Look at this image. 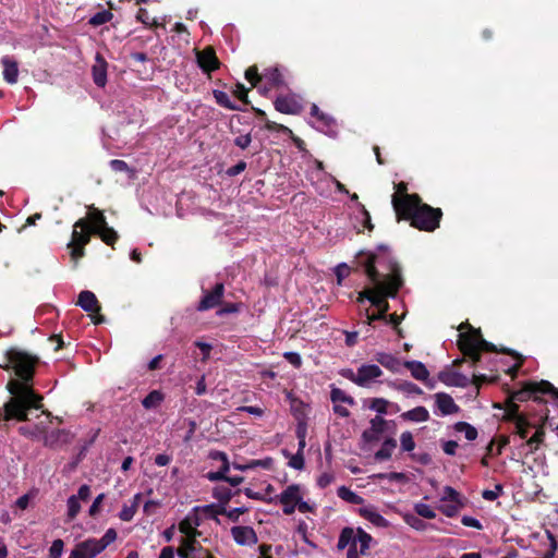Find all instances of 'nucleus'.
<instances>
[{"mask_svg":"<svg viewBox=\"0 0 558 558\" xmlns=\"http://www.w3.org/2000/svg\"><path fill=\"white\" fill-rule=\"evenodd\" d=\"M196 61L204 73H210L220 65L216 52L211 47H207L203 51H197Z\"/></svg>","mask_w":558,"mask_h":558,"instance_id":"obj_17","label":"nucleus"},{"mask_svg":"<svg viewBox=\"0 0 558 558\" xmlns=\"http://www.w3.org/2000/svg\"><path fill=\"white\" fill-rule=\"evenodd\" d=\"M274 502H280L284 514L290 515L295 511L298 500L301 499L300 485L291 484L281 494L274 497Z\"/></svg>","mask_w":558,"mask_h":558,"instance_id":"obj_8","label":"nucleus"},{"mask_svg":"<svg viewBox=\"0 0 558 558\" xmlns=\"http://www.w3.org/2000/svg\"><path fill=\"white\" fill-rule=\"evenodd\" d=\"M117 538V531L112 527L108 529L101 538L97 539L102 550H105Z\"/></svg>","mask_w":558,"mask_h":558,"instance_id":"obj_55","label":"nucleus"},{"mask_svg":"<svg viewBox=\"0 0 558 558\" xmlns=\"http://www.w3.org/2000/svg\"><path fill=\"white\" fill-rule=\"evenodd\" d=\"M372 287L362 290L359 292L356 302L357 303H364L365 301H368L372 304L373 298H376L377 291H376V283H371Z\"/></svg>","mask_w":558,"mask_h":558,"instance_id":"obj_51","label":"nucleus"},{"mask_svg":"<svg viewBox=\"0 0 558 558\" xmlns=\"http://www.w3.org/2000/svg\"><path fill=\"white\" fill-rule=\"evenodd\" d=\"M63 541L60 538L54 539L49 548V558H61L63 554Z\"/></svg>","mask_w":558,"mask_h":558,"instance_id":"obj_57","label":"nucleus"},{"mask_svg":"<svg viewBox=\"0 0 558 558\" xmlns=\"http://www.w3.org/2000/svg\"><path fill=\"white\" fill-rule=\"evenodd\" d=\"M272 463H274L272 458L267 457V458L260 459V460H251L246 464V468H252V469L262 468V469H265V470H269V469H271Z\"/></svg>","mask_w":558,"mask_h":558,"instance_id":"obj_60","label":"nucleus"},{"mask_svg":"<svg viewBox=\"0 0 558 558\" xmlns=\"http://www.w3.org/2000/svg\"><path fill=\"white\" fill-rule=\"evenodd\" d=\"M403 521L416 531H425L427 529V523L418 518V515L405 512L402 513Z\"/></svg>","mask_w":558,"mask_h":558,"instance_id":"obj_40","label":"nucleus"},{"mask_svg":"<svg viewBox=\"0 0 558 558\" xmlns=\"http://www.w3.org/2000/svg\"><path fill=\"white\" fill-rule=\"evenodd\" d=\"M257 113L259 117H262L263 119H265V129H267L268 131H277V132H282V133H292V131L288 128V126H284L282 124H278L274 121H270V120H267L265 117H266V113L262 110H257Z\"/></svg>","mask_w":558,"mask_h":558,"instance_id":"obj_48","label":"nucleus"},{"mask_svg":"<svg viewBox=\"0 0 558 558\" xmlns=\"http://www.w3.org/2000/svg\"><path fill=\"white\" fill-rule=\"evenodd\" d=\"M460 350L468 356L473 366L481 362V352H496L495 344L486 341L481 333L480 329L471 328V332H461L458 341Z\"/></svg>","mask_w":558,"mask_h":558,"instance_id":"obj_4","label":"nucleus"},{"mask_svg":"<svg viewBox=\"0 0 558 558\" xmlns=\"http://www.w3.org/2000/svg\"><path fill=\"white\" fill-rule=\"evenodd\" d=\"M502 489H504L502 485L497 484L495 486V489H485V490H483L482 497L485 500L494 501V500H496L502 494Z\"/></svg>","mask_w":558,"mask_h":558,"instance_id":"obj_62","label":"nucleus"},{"mask_svg":"<svg viewBox=\"0 0 558 558\" xmlns=\"http://www.w3.org/2000/svg\"><path fill=\"white\" fill-rule=\"evenodd\" d=\"M136 513L135 505H123L121 511L119 512V519L124 522H130L134 518Z\"/></svg>","mask_w":558,"mask_h":558,"instance_id":"obj_59","label":"nucleus"},{"mask_svg":"<svg viewBox=\"0 0 558 558\" xmlns=\"http://www.w3.org/2000/svg\"><path fill=\"white\" fill-rule=\"evenodd\" d=\"M359 514L377 527L386 529L390 525L389 521L385 519L373 505L361 507Z\"/></svg>","mask_w":558,"mask_h":558,"instance_id":"obj_22","label":"nucleus"},{"mask_svg":"<svg viewBox=\"0 0 558 558\" xmlns=\"http://www.w3.org/2000/svg\"><path fill=\"white\" fill-rule=\"evenodd\" d=\"M356 543H360V554L365 556L371 547V543L373 537L371 534L366 533L362 527L356 529L355 534Z\"/></svg>","mask_w":558,"mask_h":558,"instance_id":"obj_35","label":"nucleus"},{"mask_svg":"<svg viewBox=\"0 0 558 558\" xmlns=\"http://www.w3.org/2000/svg\"><path fill=\"white\" fill-rule=\"evenodd\" d=\"M231 535L233 541L240 546H253L258 542L255 530L248 525L232 526Z\"/></svg>","mask_w":558,"mask_h":558,"instance_id":"obj_14","label":"nucleus"},{"mask_svg":"<svg viewBox=\"0 0 558 558\" xmlns=\"http://www.w3.org/2000/svg\"><path fill=\"white\" fill-rule=\"evenodd\" d=\"M393 387L400 391L405 392L407 395H422L423 390L412 381H403L399 385H393Z\"/></svg>","mask_w":558,"mask_h":558,"instance_id":"obj_50","label":"nucleus"},{"mask_svg":"<svg viewBox=\"0 0 558 558\" xmlns=\"http://www.w3.org/2000/svg\"><path fill=\"white\" fill-rule=\"evenodd\" d=\"M77 305L87 313H99L100 305L96 295L88 290H84L78 294Z\"/></svg>","mask_w":558,"mask_h":558,"instance_id":"obj_23","label":"nucleus"},{"mask_svg":"<svg viewBox=\"0 0 558 558\" xmlns=\"http://www.w3.org/2000/svg\"><path fill=\"white\" fill-rule=\"evenodd\" d=\"M375 361L393 373H399L401 369V362L398 357L391 353L377 352L375 354Z\"/></svg>","mask_w":558,"mask_h":558,"instance_id":"obj_26","label":"nucleus"},{"mask_svg":"<svg viewBox=\"0 0 558 558\" xmlns=\"http://www.w3.org/2000/svg\"><path fill=\"white\" fill-rule=\"evenodd\" d=\"M453 428L458 433H463L464 437L470 441L477 438V429L466 422H457Z\"/></svg>","mask_w":558,"mask_h":558,"instance_id":"obj_39","label":"nucleus"},{"mask_svg":"<svg viewBox=\"0 0 558 558\" xmlns=\"http://www.w3.org/2000/svg\"><path fill=\"white\" fill-rule=\"evenodd\" d=\"M311 116L315 118V122H313V126L319 132L325 133L330 137H336L338 135L337 122L336 120L320 111L319 107L315 104L311 107Z\"/></svg>","mask_w":558,"mask_h":558,"instance_id":"obj_7","label":"nucleus"},{"mask_svg":"<svg viewBox=\"0 0 558 558\" xmlns=\"http://www.w3.org/2000/svg\"><path fill=\"white\" fill-rule=\"evenodd\" d=\"M513 412L515 433L520 436V438L524 439L527 437L529 428L532 425L529 423L527 418L523 414L519 413L517 405H514Z\"/></svg>","mask_w":558,"mask_h":558,"instance_id":"obj_30","label":"nucleus"},{"mask_svg":"<svg viewBox=\"0 0 558 558\" xmlns=\"http://www.w3.org/2000/svg\"><path fill=\"white\" fill-rule=\"evenodd\" d=\"M98 234L100 235L101 240L108 245H112L118 240V233L109 226L101 229Z\"/></svg>","mask_w":558,"mask_h":558,"instance_id":"obj_54","label":"nucleus"},{"mask_svg":"<svg viewBox=\"0 0 558 558\" xmlns=\"http://www.w3.org/2000/svg\"><path fill=\"white\" fill-rule=\"evenodd\" d=\"M275 109L284 114H298L302 105L295 95H280L274 101Z\"/></svg>","mask_w":558,"mask_h":558,"instance_id":"obj_15","label":"nucleus"},{"mask_svg":"<svg viewBox=\"0 0 558 558\" xmlns=\"http://www.w3.org/2000/svg\"><path fill=\"white\" fill-rule=\"evenodd\" d=\"M165 400V395L160 390H151L143 400L142 405L146 410L158 408Z\"/></svg>","mask_w":558,"mask_h":558,"instance_id":"obj_33","label":"nucleus"},{"mask_svg":"<svg viewBox=\"0 0 558 558\" xmlns=\"http://www.w3.org/2000/svg\"><path fill=\"white\" fill-rule=\"evenodd\" d=\"M374 477L379 478V480L386 478L390 482H399V483H404L408 480L407 475L402 472L379 473V474L374 475Z\"/></svg>","mask_w":558,"mask_h":558,"instance_id":"obj_53","label":"nucleus"},{"mask_svg":"<svg viewBox=\"0 0 558 558\" xmlns=\"http://www.w3.org/2000/svg\"><path fill=\"white\" fill-rule=\"evenodd\" d=\"M330 400L333 404L339 402L347 403L351 407L355 404V400L353 399V397L347 395L342 389L333 386L331 387L330 390Z\"/></svg>","mask_w":558,"mask_h":558,"instance_id":"obj_36","label":"nucleus"},{"mask_svg":"<svg viewBox=\"0 0 558 558\" xmlns=\"http://www.w3.org/2000/svg\"><path fill=\"white\" fill-rule=\"evenodd\" d=\"M230 465H221L219 470L215 472H208L205 476L210 482L226 481Z\"/></svg>","mask_w":558,"mask_h":558,"instance_id":"obj_49","label":"nucleus"},{"mask_svg":"<svg viewBox=\"0 0 558 558\" xmlns=\"http://www.w3.org/2000/svg\"><path fill=\"white\" fill-rule=\"evenodd\" d=\"M99 433H100L99 428L90 430L89 438L87 440H85L84 444L82 445V447L80 448V451H78L77 458H76V462H80L86 456L88 448L96 441Z\"/></svg>","mask_w":558,"mask_h":558,"instance_id":"obj_45","label":"nucleus"},{"mask_svg":"<svg viewBox=\"0 0 558 558\" xmlns=\"http://www.w3.org/2000/svg\"><path fill=\"white\" fill-rule=\"evenodd\" d=\"M337 495L342 500H344L349 504H352V505H361L364 502L363 497H361L360 495H357L356 493H354L347 486H340L337 489Z\"/></svg>","mask_w":558,"mask_h":558,"instance_id":"obj_34","label":"nucleus"},{"mask_svg":"<svg viewBox=\"0 0 558 558\" xmlns=\"http://www.w3.org/2000/svg\"><path fill=\"white\" fill-rule=\"evenodd\" d=\"M460 497L461 496H460L459 492H457L453 487L445 486L441 500H449V501L458 504L459 506H462L463 504H462Z\"/></svg>","mask_w":558,"mask_h":558,"instance_id":"obj_52","label":"nucleus"},{"mask_svg":"<svg viewBox=\"0 0 558 558\" xmlns=\"http://www.w3.org/2000/svg\"><path fill=\"white\" fill-rule=\"evenodd\" d=\"M262 80H265L268 86L264 87V92L272 88V87H282L284 86V80L281 72L277 68H269L264 71L262 74Z\"/></svg>","mask_w":558,"mask_h":558,"instance_id":"obj_25","label":"nucleus"},{"mask_svg":"<svg viewBox=\"0 0 558 558\" xmlns=\"http://www.w3.org/2000/svg\"><path fill=\"white\" fill-rule=\"evenodd\" d=\"M102 551L97 538H87L77 543L68 558H95Z\"/></svg>","mask_w":558,"mask_h":558,"instance_id":"obj_10","label":"nucleus"},{"mask_svg":"<svg viewBox=\"0 0 558 558\" xmlns=\"http://www.w3.org/2000/svg\"><path fill=\"white\" fill-rule=\"evenodd\" d=\"M391 204L398 219L409 220L410 225L421 231L432 232L439 227L442 211L424 204L417 194L391 197Z\"/></svg>","mask_w":558,"mask_h":558,"instance_id":"obj_2","label":"nucleus"},{"mask_svg":"<svg viewBox=\"0 0 558 558\" xmlns=\"http://www.w3.org/2000/svg\"><path fill=\"white\" fill-rule=\"evenodd\" d=\"M415 514L422 517L424 519H434L436 518V512L432 509V507L424 502H417L414 505Z\"/></svg>","mask_w":558,"mask_h":558,"instance_id":"obj_46","label":"nucleus"},{"mask_svg":"<svg viewBox=\"0 0 558 558\" xmlns=\"http://www.w3.org/2000/svg\"><path fill=\"white\" fill-rule=\"evenodd\" d=\"M4 360V364L0 366L14 369L20 380L12 379L7 385L11 397L0 409V423L11 420L27 422L32 409L43 408V397L35 392L31 385L38 359L27 352L11 349L5 353Z\"/></svg>","mask_w":558,"mask_h":558,"instance_id":"obj_1","label":"nucleus"},{"mask_svg":"<svg viewBox=\"0 0 558 558\" xmlns=\"http://www.w3.org/2000/svg\"><path fill=\"white\" fill-rule=\"evenodd\" d=\"M248 511V508L245 506L235 507L230 510L226 508V512L222 515H226L230 521L238 522L241 514H244Z\"/></svg>","mask_w":558,"mask_h":558,"instance_id":"obj_56","label":"nucleus"},{"mask_svg":"<svg viewBox=\"0 0 558 558\" xmlns=\"http://www.w3.org/2000/svg\"><path fill=\"white\" fill-rule=\"evenodd\" d=\"M537 392L550 393L554 398L558 400V389H556L548 381H541L539 384H533L529 388L519 390L513 392L512 400L523 402L530 398H533L534 401L543 402V399L536 396Z\"/></svg>","mask_w":558,"mask_h":558,"instance_id":"obj_6","label":"nucleus"},{"mask_svg":"<svg viewBox=\"0 0 558 558\" xmlns=\"http://www.w3.org/2000/svg\"><path fill=\"white\" fill-rule=\"evenodd\" d=\"M109 166L114 172H133V169L129 167V165L121 159H112L109 162Z\"/></svg>","mask_w":558,"mask_h":558,"instance_id":"obj_61","label":"nucleus"},{"mask_svg":"<svg viewBox=\"0 0 558 558\" xmlns=\"http://www.w3.org/2000/svg\"><path fill=\"white\" fill-rule=\"evenodd\" d=\"M90 236L87 232H80L73 230L72 240L68 244L69 247H72L71 256L74 259L81 258L84 255V246L89 242Z\"/></svg>","mask_w":558,"mask_h":558,"instance_id":"obj_19","label":"nucleus"},{"mask_svg":"<svg viewBox=\"0 0 558 558\" xmlns=\"http://www.w3.org/2000/svg\"><path fill=\"white\" fill-rule=\"evenodd\" d=\"M357 259L368 279L371 272L376 275L380 283H390L397 277L403 279L401 267L388 247L384 245H379L375 252H361Z\"/></svg>","mask_w":558,"mask_h":558,"instance_id":"obj_3","label":"nucleus"},{"mask_svg":"<svg viewBox=\"0 0 558 558\" xmlns=\"http://www.w3.org/2000/svg\"><path fill=\"white\" fill-rule=\"evenodd\" d=\"M241 490L238 489L235 492H232L229 487L227 486H215L213 488V497L215 499L218 500V502L222 506H227V504L231 500V498L234 496V495H238Z\"/></svg>","mask_w":558,"mask_h":558,"instance_id":"obj_31","label":"nucleus"},{"mask_svg":"<svg viewBox=\"0 0 558 558\" xmlns=\"http://www.w3.org/2000/svg\"><path fill=\"white\" fill-rule=\"evenodd\" d=\"M401 418L409 422H427L429 420V412L425 407H416L412 410H409L407 412H403L401 414Z\"/></svg>","mask_w":558,"mask_h":558,"instance_id":"obj_29","label":"nucleus"},{"mask_svg":"<svg viewBox=\"0 0 558 558\" xmlns=\"http://www.w3.org/2000/svg\"><path fill=\"white\" fill-rule=\"evenodd\" d=\"M371 283H376V298H373L372 305L378 308V313H383V316L387 318L388 311L390 308L388 299H396L398 291L403 287L404 280L396 278L390 283H380L374 272L369 274Z\"/></svg>","mask_w":558,"mask_h":558,"instance_id":"obj_5","label":"nucleus"},{"mask_svg":"<svg viewBox=\"0 0 558 558\" xmlns=\"http://www.w3.org/2000/svg\"><path fill=\"white\" fill-rule=\"evenodd\" d=\"M245 78L253 85L256 86L258 82L262 81V75L258 74V70L256 66H250L245 71Z\"/></svg>","mask_w":558,"mask_h":558,"instance_id":"obj_64","label":"nucleus"},{"mask_svg":"<svg viewBox=\"0 0 558 558\" xmlns=\"http://www.w3.org/2000/svg\"><path fill=\"white\" fill-rule=\"evenodd\" d=\"M203 292L204 295L196 306L198 312H205L215 308L221 303L225 294V284L222 282H218L214 286L211 291L203 290Z\"/></svg>","mask_w":558,"mask_h":558,"instance_id":"obj_9","label":"nucleus"},{"mask_svg":"<svg viewBox=\"0 0 558 558\" xmlns=\"http://www.w3.org/2000/svg\"><path fill=\"white\" fill-rule=\"evenodd\" d=\"M383 375L381 368L376 364H363L357 368L356 385L369 387L371 384Z\"/></svg>","mask_w":558,"mask_h":558,"instance_id":"obj_16","label":"nucleus"},{"mask_svg":"<svg viewBox=\"0 0 558 558\" xmlns=\"http://www.w3.org/2000/svg\"><path fill=\"white\" fill-rule=\"evenodd\" d=\"M81 511V504L76 496H70L66 500V515L71 521L76 518Z\"/></svg>","mask_w":558,"mask_h":558,"instance_id":"obj_42","label":"nucleus"},{"mask_svg":"<svg viewBox=\"0 0 558 558\" xmlns=\"http://www.w3.org/2000/svg\"><path fill=\"white\" fill-rule=\"evenodd\" d=\"M435 398V413L441 416L451 415L460 411V407L454 402L453 398L447 392H437Z\"/></svg>","mask_w":558,"mask_h":558,"instance_id":"obj_12","label":"nucleus"},{"mask_svg":"<svg viewBox=\"0 0 558 558\" xmlns=\"http://www.w3.org/2000/svg\"><path fill=\"white\" fill-rule=\"evenodd\" d=\"M48 423L45 421H40L35 424H25L17 428V432L32 440H41L45 434V430L48 429Z\"/></svg>","mask_w":558,"mask_h":558,"instance_id":"obj_21","label":"nucleus"},{"mask_svg":"<svg viewBox=\"0 0 558 558\" xmlns=\"http://www.w3.org/2000/svg\"><path fill=\"white\" fill-rule=\"evenodd\" d=\"M397 447V440L392 437L386 438L378 451L375 452L374 458L376 461H387L391 458L393 450Z\"/></svg>","mask_w":558,"mask_h":558,"instance_id":"obj_28","label":"nucleus"},{"mask_svg":"<svg viewBox=\"0 0 558 558\" xmlns=\"http://www.w3.org/2000/svg\"><path fill=\"white\" fill-rule=\"evenodd\" d=\"M390 402L384 398H374L371 400V404L368 408L375 412H377L381 416L384 414H387L389 412Z\"/></svg>","mask_w":558,"mask_h":558,"instance_id":"obj_43","label":"nucleus"},{"mask_svg":"<svg viewBox=\"0 0 558 558\" xmlns=\"http://www.w3.org/2000/svg\"><path fill=\"white\" fill-rule=\"evenodd\" d=\"M388 422L383 416H375L369 421V428L362 433L361 440L365 444L377 442L386 432Z\"/></svg>","mask_w":558,"mask_h":558,"instance_id":"obj_11","label":"nucleus"},{"mask_svg":"<svg viewBox=\"0 0 558 558\" xmlns=\"http://www.w3.org/2000/svg\"><path fill=\"white\" fill-rule=\"evenodd\" d=\"M107 66L108 63L105 58L98 52L95 57V64L92 68V75L95 85L105 87L107 83Z\"/></svg>","mask_w":558,"mask_h":558,"instance_id":"obj_20","label":"nucleus"},{"mask_svg":"<svg viewBox=\"0 0 558 558\" xmlns=\"http://www.w3.org/2000/svg\"><path fill=\"white\" fill-rule=\"evenodd\" d=\"M201 510L206 513L210 519L217 520V515H222L226 512V507L218 504H209L201 507Z\"/></svg>","mask_w":558,"mask_h":558,"instance_id":"obj_44","label":"nucleus"},{"mask_svg":"<svg viewBox=\"0 0 558 558\" xmlns=\"http://www.w3.org/2000/svg\"><path fill=\"white\" fill-rule=\"evenodd\" d=\"M403 366L411 372V375L416 380H424L427 379L429 376V372L426 368L425 364L420 361H405L403 363Z\"/></svg>","mask_w":558,"mask_h":558,"instance_id":"obj_27","label":"nucleus"},{"mask_svg":"<svg viewBox=\"0 0 558 558\" xmlns=\"http://www.w3.org/2000/svg\"><path fill=\"white\" fill-rule=\"evenodd\" d=\"M282 454L289 459L288 465L294 470H303L305 466L304 453H290L287 449L282 450Z\"/></svg>","mask_w":558,"mask_h":558,"instance_id":"obj_38","label":"nucleus"},{"mask_svg":"<svg viewBox=\"0 0 558 558\" xmlns=\"http://www.w3.org/2000/svg\"><path fill=\"white\" fill-rule=\"evenodd\" d=\"M400 446L402 451L411 452L415 448V441L411 432H403L400 436Z\"/></svg>","mask_w":558,"mask_h":558,"instance_id":"obj_47","label":"nucleus"},{"mask_svg":"<svg viewBox=\"0 0 558 558\" xmlns=\"http://www.w3.org/2000/svg\"><path fill=\"white\" fill-rule=\"evenodd\" d=\"M113 17V14L109 10H101L95 13L88 21V24L93 26H100L108 22H110Z\"/></svg>","mask_w":558,"mask_h":558,"instance_id":"obj_41","label":"nucleus"},{"mask_svg":"<svg viewBox=\"0 0 558 558\" xmlns=\"http://www.w3.org/2000/svg\"><path fill=\"white\" fill-rule=\"evenodd\" d=\"M1 64L3 65V78L9 84H15L19 76L17 62L8 56L2 57Z\"/></svg>","mask_w":558,"mask_h":558,"instance_id":"obj_24","label":"nucleus"},{"mask_svg":"<svg viewBox=\"0 0 558 558\" xmlns=\"http://www.w3.org/2000/svg\"><path fill=\"white\" fill-rule=\"evenodd\" d=\"M335 275L338 284H341L342 280L350 275V267L345 263H340L335 268Z\"/></svg>","mask_w":558,"mask_h":558,"instance_id":"obj_63","label":"nucleus"},{"mask_svg":"<svg viewBox=\"0 0 558 558\" xmlns=\"http://www.w3.org/2000/svg\"><path fill=\"white\" fill-rule=\"evenodd\" d=\"M71 439L72 435L68 429H53L51 432L46 429L41 441L45 447L56 448L60 445L69 444Z\"/></svg>","mask_w":558,"mask_h":558,"instance_id":"obj_18","label":"nucleus"},{"mask_svg":"<svg viewBox=\"0 0 558 558\" xmlns=\"http://www.w3.org/2000/svg\"><path fill=\"white\" fill-rule=\"evenodd\" d=\"M352 544L356 545L354 529L345 526L340 532L337 548L338 550H343L345 547H350Z\"/></svg>","mask_w":558,"mask_h":558,"instance_id":"obj_32","label":"nucleus"},{"mask_svg":"<svg viewBox=\"0 0 558 558\" xmlns=\"http://www.w3.org/2000/svg\"><path fill=\"white\" fill-rule=\"evenodd\" d=\"M214 94V98L216 100V102L223 107V108H227L229 110H241V108L235 105L234 102H232L228 96V94L223 90H219V89H215L213 92Z\"/></svg>","mask_w":558,"mask_h":558,"instance_id":"obj_37","label":"nucleus"},{"mask_svg":"<svg viewBox=\"0 0 558 558\" xmlns=\"http://www.w3.org/2000/svg\"><path fill=\"white\" fill-rule=\"evenodd\" d=\"M545 433L543 429H537L534 435L527 439L526 446L530 448V451L533 452L536 450L538 444L544 440Z\"/></svg>","mask_w":558,"mask_h":558,"instance_id":"obj_58","label":"nucleus"},{"mask_svg":"<svg viewBox=\"0 0 558 558\" xmlns=\"http://www.w3.org/2000/svg\"><path fill=\"white\" fill-rule=\"evenodd\" d=\"M437 379L448 387L465 388L471 384V379L468 376L450 368L440 371Z\"/></svg>","mask_w":558,"mask_h":558,"instance_id":"obj_13","label":"nucleus"}]
</instances>
